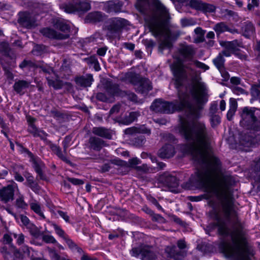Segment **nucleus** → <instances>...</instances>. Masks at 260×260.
<instances>
[{
	"mask_svg": "<svg viewBox=\"0 0 260 260\" xmlns=\"http://www.w3.org/2000/svg\"><path fill=\"white\" fill-rule=\"evenodd\" d=\"M229 180L227 177L221 178V191L218 194L223 217H221L219 211L213 208L209 212V215L214 222L210 223L209 227L211 229L217 228L218 233L221 236H231L233 245L226 242H222L220 245V249L226 257L247 258L253 256L255 251L253 246L248 242L247 231L235 209L234 199L228 189Z\"/></svg>",
	"mask_w": 260,
	"mask_h": 260,
	"instance_id": "nucleus-1",
	"label": "nucleus"
},
{
	"mask_svg": "<svg viewBox=\"0 0 260 260\" xmlns=\"http://www.w3.org/2000/svg\"><path fill=\"white\" fill-rule=\"evenodd\" d=\"M175 130L188 142L189 152L201 167L184 187L192 189L212 183L220 172L221 164L219 158L210 152V137L205 124L200 121L190 122L180 117Z\"/></svg>",
	"mask_w": 260,
	"mask_h": 260,
	"instance_id": "nucleus-2",
	"label": "nucleus"
},
{
	"mask_svg": "<svg viewBox=\"0 0 260 260\" xmlns=\"http://www.w3.org/2000/svg\"><path fill=\"white\" fill-rule=\"evenodd\" d=\"M198 86L199 93L194 86L191 90V94L197 101L195 105L189 101V93L178 89V100L171 102L163 101L161 99L156 100L151 105L150 109L156 113L169 114L185 109L186 116L193 120H196L200 117V111L203 109V105L207 102V99L205 96L204 86L203 84L199 83Z\"/></svg>",
	"mask_w": 260,
	"mask_h": 260,
	"instance_id": "nucleus-3",
	"label": "nucleus"
},
{
	"mask_svg": "<svg viewBox=\"0 0 260 260\" xmlns=\"http://www.w3.org/2000/svg\"><path fill=\"white\" fill-rule=\"evenodd\" d=\"M171 69L175 78V84L177 90H182L183 82L184 80L187 79V75H188L192 76V81L196 83L192 84L190 89V93H191V90L193 86L195 87L196 90L199 93L198 84L199 83L203 84L205 87V96L208 100L205 85L204 83L198 81V77L197 75L196 71L190 67V64H184L182 60L179 59L177 62H175L172 64Z\"/></svg>",
	"mask_w": 260,
	"mask_h": 260,
	"instance_id": "nucleus-4",
	"label": "nucleus"
},
{
	"mask_svg": "<svg viewBox=\"0 0 260 260\" xmlns=\"http://www.w3.org/2000/svg\"><path fill=\"white\" fill-rule=\"evenodd\" d=\"M240 125L247 129L260 131V116L257 118L255 115L253 108L244 107L240 113Z\"/></svg>",
	"mask_w": 260,
	"mask_h": 260,
	"instance_id": "nucleus-5",
	"label": "nucleus"
},
{
	"mask_svg": "<svg viewBox=\"0 0 260 260\" xmlns=\"http://www.w3.org/2000/svg\"><path fill=\"white\" fill-rule=\"evenodd\" d=\"M125 78L134 85L135 91L138 93L147 94L152 89L150 81L147 78L141 77L139 74L133 72L128 73L125 75Z\"/></svg>",
	"mask_w": 260,
	"mask_h": 260,
	"instance_id": "nucleus-6",
	"label": "nucleus"
},
{
	"mask_svg": "<svg viewBox=\"0 0 260 260\" xmlns=\"http://www.w3.org/2000/svg\"><path fill=\"white\" fill-rule=\"evenodd\" d=\"M127 21L121 18L110 19L106 26L107 36L110 38L119 37L123 28L127 25Z\"/></svg>",
	"mask_w": 260,
	"mask_h": 260,
	"instance_id": "nucleus-7",
	"label": "nucleus"
},
{
	"mask_svg": "<svg viewBox=\"0 0 260 260\" xmlns=\"http://www.w3.org/2000/svg\"><path fill=\"white\" fill-rule=\"evenodd\" d=\"M145 22L150 31L155 37L161 36L164 31V22L161 16L153 14L152 15L146 18Z\"/></svg>",
	"mask_w": 260,
	"mask_h": 260,
	"instance_id": "nucleus-8",
	"label": "nucleus"
},
{
	"mask_svg": "<svg viewBox=\"0 0 260 260\" xmlns=\"http://www.w3.org/2000/svg\"><path fill=\"white\" fill-rule=\"evenodd\" d=\"M157 182L161 186L168 188H176L179 186L178 179L168 172L160 174L157 178Z\"/></svg>",
	"mask_w": 260,
	"mask_h": 260,
	"instance_id": "nucleus-9",
	"label": "nucleus"
},
{
	"mask_svg": "<svg viewBox=\"0 0 260 260\" xmlns=\"http://www.w3.org/2000/svg\"><path fill=\"white\" fill-rule=\"evenodd\" d=\"M60 8L68 13H72L75 11L86 12L91 8L90 5L87 2H80L75 4H62L60 5Z\"/></svg>",
	"mask_w": 260,
	"mask_h": 260,
	"instance_id": "nucleus-10",
	"label": "nucleus"
},
{
	"mask_svg": "<svg viewBox=\"0 0 260 260\" xmlns=\"http://www.w3.org/2000/svg\"><path fill=\"white\" fill-rule=\"evenodd\" d=\"M179 57L183 60H190L196 53L195 49L191 45L181 44L178 49Z\"/></svg>",
	"mask_w": 260,
	"mask_h": 260,
	"instance_id": "nucleus-11",
	"label": "nucleus"
},
{
	"mask_svg": "<svg viewBox=\"0 0 260 260\" xmlns=\"http://www.w3.org/2000/svg\"><path fill=\"white\" fill-rule=\"evenodd\" d=\"M177 246L179 249H178L175 246H172L168 252L171 257L175 260H181L184 256V252L180 249H183L186 247V244L184 241L180 240L177 242Z\"/></svg>",
	"mask_w": 260,
	"mask_h": 260,
	"instance_id": "nucleus-12",
	"label": "nucleus"
},
{
	"mask_svg": "<svg viewBox=\"0 0 260 260\" xmlns=\"http://www.w3.org/2000/svg\"><path fill=\"white\" fill-rule=\"evenodd\" d=\"M104 88L106 92L112 96L121 97L123 94V90L119 87V85L110 80H107L104 84Z\"/></svg>",
	"mask_w": 260,
	"mask_h": 260,
	"instance_id": "nucleus-13",
	"label": "nucleus"
},
{
	"mask_svg": "<svg viewBox=\"0 0 260 260\" xmlns=\"http://www.w3.org/2000/svg\"><path fill=\"white\" fill-rule=\"evenodd\" d=\"M40 32L44 36L49 39L63 40L68 39L70 37L69 34H62L48 27H45L40 29Z\"/></svg>",
	"mask_w": 260,
	"mask_h": 260,
	"instance_id": "nucleus-14",
	"label": "nucleus"
},
{
	"mask_svg": "<svg viewBox=\"0 0 260 260\" xmlns=\"http://www.w3.org/2000/svg\"><path fill=\"white\" fill-rule=\"evenodd\" d=\"M254 145L252 138L249 135L242 133L240 134L239 140L238 147L244 151H250V148Z\"/></svg>",
	"mask_w": 260,
	"mask_h": 260,
	"instance_id": "nucleus-15",
	"label": "nucleus"
},
{
	"mask_svg": "<svg viewBox=\"0 0 260 260\" xmlns=\"http://www.w3.org/2000/svg\"><path fill=\"white\" fill-rule=\"evenodd\" d=\"M18 22L23 27L30 28L35 24V20L27 12H20Z\"/></svg>",
	"mask_w": 260,
	"mask_h": 260,
	"instance_id": "nucleus-16",
	"label": "nucleus"
},
{
	"mask_svg": "<svg viewBox=\"0 0 260 260\" xmlns=\"http://www.w3.org/2000/svg\"><path fill=\"white\" fill-rule=\"evenodd\" d=\"M14 189L12 185H8L0 189V199L5 203L14 199Z\"/></svg>",
	"mask_w": 260,
	"mask_h": 260,
	"instance_id": "nucleus-17",
	"label": "nucleus"
},
{
	"mask_svg": "<svg viewBox=\"0 0 260 260\" xmlns=\"http://www.w3.org/2000/svg\"><path fill=\"white\" fill-rule=\"evenodd\" d=\"M175 153V148L171 144H165L158 151V155L162 158H169Z\"/></svg>",
	"mask_w": 260,
	"mask_h": 260,
	"instance_id": "nucleus-18",
	"label": "nucleus"
},
{
	"mask_svg": "<svg viewBox=\"0 0 260 260\" xmlns=\"http://www.w3.org/2000/svg\"><path fill=\"white\" fill-rule=\"evenodd\" d=\"M140 116L139 112H131L122 117L116 118V121L119 124L127 125L135 121Z\"/></svg>",
	"mask_w": 260,
	"mask_h": 260,
	"instance_id": "nucleus-19",
	"label": "nucleus"
},
{
	"mask_svg": "<svg viewBox=\"0 0 260 260\" xmlns=\"http://www.w3.org/2000/svg\"><path fill=\"white\" fill-rule=\"evenodd\" d=\"M105 15L99 11H94L88 13L85 17L86 22L96 23L104 21Z\"/></svg>",
	"mask_w": 260,
	"mask_h": 260,
	"instance_id": "nucleus-20",
	"label": "nucleus"
},
{
	"mask_svg": "<svg viewBox=\"0 0 260 260\" xmlns=\"http://www.w3.org/2000/svg\"><path fill=\"white\" fill-rule=\"evenodd\" d=\"M123 4L118 0L110 1L104 5L105 10L109 13H118L121 11Z\"/></svg>",
	"mask_w": 260,
	"mask_h": 260,
	"instance_id": "nucleus-21",
	"label": "nucleus"
},
{
	"mask_svg": "<svg viewBox=\"0 0 260 260\" xmlns=\"http://www.w3.org/2000/svg\"><path fill=\"white\" fill-rule=\"evenodd\" d=\"M89 148L93 150L99 151L106 146L105 142L102 139L95 136L90 137L88 140Z\"/></svg>",
	"mask_w": 260,
	"mask_h": 260,
	"instance_id": "nucleus-22",
	"label": "nucleus"
},
{
	"mask_svg": "<svg viewBox=\"0 0 260 260\" xmlns=\"http://www.w3.org/2000/svg\"><path fill=\"white\" fill-rule=\"evenodd\" d=\"M93 81V77L91 74H86L85 76H80L75 78L76 84L84 88L90 87Z\"/></svg>",
	"mask_w": 260,
	"mask_h": 260,
	"instance_id": "nucleus-23",
	"label": "nucleus"
},
{
	"mask_svg": "<svg viewBox=\"0 0 260 260\" xmlns=\"http://www.w3.org/2000/svg\"><path fill=\"white\" fill-rule=\"evenodd\" d=\"M150 129L146 127L144 125H140L139 127L133 126L124 130V134L128 135H134L137 134H146L150 135Z\"/></svg>",
	"mask_w": 260,
	"mask_h": 260,
	"instance_id": "nucleus-24",
	"label": "nucleus"
},
{
	"mask_svg": "<svg viewBox=\"0 0 260 260\" xmlns=\"http://www.w3.org/2000/svg\"><path fill=\"white\" fill-rule=\"evenodd\" d=\"M92 133L99 137L107 139H112L111 131L104 127H94L92 128Z\"/></svg>",
	"mask_w": 260,
	"mask_h": 260,
	"instance_id": "nucleus-25",
	"label": "nucleus"
},
{
	"mask_svg": "<svg viewBox=\"0 0 260 260\" xmlns=\"http://www.w3.org/2000/svg\"><path fill=\"white\" fill-rule=\"evenodd\" d=\"M214 29L217 34H220L225 31H229L232 34L237 33V29L230 27L225 22H221L217 23L214 27Z\"/></svg>",
	"mask_w": 260,
	"mask_h": 260,
	"instance_id": "nucleus-26",
	"label": "nucleus"
},
{
	"mask_svg": "<svg viewBox=\"0 0 260 260\" xmlns=\"http://www.w3.org/2000/svg\"><path fill=\"white\" fill-rule=\"evenodd\" d=\"M219 43L222 47L229 49L233 53L238 51V47H240V44L237 40L231 42L220 41Z\"/></svg>",
	"mask_w": 260,
	"mask_h": 260,
	"instance_id": "nucleus-27",
	"label": "nucleus"
},
{
	"mask_svg": "<svg viewBox=\"0 0 260 260\" xmlns=\"http://www.w3.org/2000/svg\"><path fill=\"white\" fill-rule=\"evenodd\" d=\"M156 256L152 250V247L148 246H143L142 250V260H156Z\"/></svg>",
	"mask_w": 260,
	"mask_h": 260,
	"instance_id": "nucleus-28",
	"label": "nucleus"
},
{
	"mask_svg": "<svg viewBox=\"0 0 260 260\" xmlns=\"http://www.w3.org/2000/svg\"><path fill=\"white\" fill-rule=\"evenodd\" d=\"M241 29L243 35L247 38H249L253 35L255 29L251 22L246 21L242 23Z\"/></svg>",
	"mask_w": 260,
	"mask_h": 260,
	"instance_id": "nucleus-29",
	"label": "nucleus"
},
{
	"mask_svg": "<svg viewBox=\"0 0 260 260\" xmlns=\"http://www.w3.org/2000/svg\"><path fill=\"white\" fill-rule=\"evenodd\" d=\"M30 85V82L25 80H19L16 82L14 85L13 88L14 90L20 94L24 93L23 90L27 88Z\"/></svg>",
	"mask_w": 260,
	"mask_h": 260,
	"instance_id": "nucleus-30",
	"label": "nucleus"
},
{
	"mask_svg": "<svg viewBox=\"0 0 260 260\" xmlns=\"http://www.w3.org/2000/svg\"><path fill=\"white\" fill-rule=\"evenodd\" d=\"M56 79L55 80L51 79L49 77L46 78L48 84L49 86H52L54 89L57 90L61 89L64 86V82L59 79V77L57 74H54Z\"/></svg>",
	"mask_w": 260,
	"mask_h": 260,
	"instance_id": "nucleus-31",
	"label": "nucleus"
},
{
	"mask_svg": "<svg viewBox=\"0 0 260 260\" xmlns=\"http://www.w3.org/2000/svg\"><path fill=\"white\" fill-rule=\"evenodd\" d=\"M49 145L50 148L51 150L60 159H61L63 161L66 162L68 164L70 163V161L69 160L66 156L62 153L61 148L59 146H57L56 145L53 144L51 142L50 144H48Z\"/></svg>",
	"mask_w": 260,
	"mask_h": 260,
	"instance_id": "nucleus-32",
	"label": "nucleus"
},
{
	"mask_svg": "<svg viewBox=\"0 0 260 260\" xmlns=\"http://www.w3.org/2000/svg\"><path fill=\"white\" fill-rule=\"evenodd\" d=\"M237 108V102L233 98L230 100V109L228 112L226 117L228 120L231 121L234 115Z\"/></svg>",
	"mask_w": 260,
	"mask_h": 260,
	"instance_id": "nucleus-33",
	"label": "nucleus"
},
{
	"mask_svg": "<svg viewBox=\"0 0 260 260\" xmlns=\"http://www.w3.org/2000/svg\"><path fill=\"white\" fill-rule=\"evenodd\" d=\"M153 5L157 13L162 16H166L167 15L168 11L166 7L159 0H153Z\"/></svg>",
	"mask_w": 260,
	"mask_h": 260,
	"instance_id": "nucleus-34",
	"label": "nucleus"
},
{
	"mask_svg": "<svg viewBox=\"0 0 260 260\" xmlns=\"http://www.w3.org/2000/svg\"><path fill=\"white\" fill-rule=\"evenodd\" d=\"M11 49L7 42H0V53L6 57H9Z\"/></svg>",
	"mask_w": 260,
	"mask_h": 260,
	"instance_id": "nucleus-35",
	"label": "nucleus"
},
{
	"mask_svg": "<svg viewBox=\"0 0 260 260\" xmlns=\"http://www.w3.org/2000/svg\"><path fill=\"white\" fill-rule=\"evenodd\" d=\"M224 61L225 60L223 56L221 55H218L215 59H213V62L216 67L218 69L219 72L223 71L224 68Z\"/></svg>",
	"mask_w": 260,
	"mask_h": 260,
	"instance_id": "nucleus-36",
	"label": "nucleus"
},
{
	"mask_svg": "<svg viewBox=\"0 0 260 260\" xmlns=\"http://www.w3.org/2000/svg\"><path fill=\"white\" fill-rule=\"evenodd\" d=\"M71 61L70 59L64 58L63 60L62 66L60 68V71L64 72V74H67L68 75H70L72 72L71 69Z\"/></svg>",
	"mask_w": 260,
	"mask_h": 260,
	"instance_id": "nucleus-37",
	"label": "nucleus"
},
{
	"mask_svg": "<svg viewBox=\"0 0 260 260\" xmlns=\"http://www.w3.org/2000/svg\"><path fill=\"white\" fill-rule=\"evenodd\" d=\"M85 60L86 61L87 64L92 66L95 71H98L101 69L100 64L95 56H91L88 58H85Z\"/></svg>",
	"mask_w": 260,
	"mask_h": 260,
	"instance_id": "nucleus-38",
	"label": "nucleus"
},
{
	"mask_svg": "<svg viewBox=\"0 0 260 260\" xmlns=\"http://www.w3.org/2000/svg\"><path fill=\"white\" fill-rule=\"evenodd\" d=\"M55 25V27L63 32L64 33V34H69L68 32L70 31V27L68 24L61 20H58L56 21Z\"/></svg>",
	"mask_w": 260,
	"mask_h": 260,
	"instance_id": "nucleus-39",
	"label": "nucleus"
},
{
	"mask_svg": "<svg viewBox=\"0 0 260 260\" xmlns=\"http://www.w3.org/2000/svg\"><path fill=\"white\" fill-rule=\"evenodd\" d=\"M46 47L44 45H36L34 46L31 52L34 55L38 56L46 52Z\"/></svg>",
	"mask_w": 260,
	"mask_h": 260,
	"instance_id": "nucleus-40",
	"label": "nucleus"
},
{
	"mask_svg": "<svg viewBox=\"0 0 260 260\" xmlns=\"http://www.w3.org/2000/svg\"><path fill=\"white\" fill-rule=\"evenodd\" d=\"M36 68L41 69L42 71L46 74L50 75L52 73L53 74H56L54 69L47 64H37Z\"/></svg>",
	"mask_w": 260,
	"mask_h": 260,
	"instance_id": "nucleus-41",
	"label": "nucleus"
},
{
	"mask_svg": "<svg viewBox=\"0 0 260 260\" xmlns=\"http://www.w3.org/2000/svg\"><path fill=\"white\" fill-rule=\"evenodd\" d=\"M27 228L29 229L30 234L35 238H38L43 235V233H41L38 228L33 224L29 225Z\"/></svg>",
	"mask_w": 260,
	"mask_h": 260,
	"instance_id": "nucleus-42",
	"label": "nucleus"
},
{
	"mask_svg": "<svg viewBox=\"0 0 260 260\" xmlns=\"http://www.w3.org/2000/svg\"><path fill=\"white\" fill-rule=\"evenodd\" d=\"M124 92L122 94L121 97H127V99L131 101L136 102L138 100L137 95L134 92L129 90H123Z\"/></svg>",
	"mask_w": 260,
	"mask_h": 260,
	"instance_id": "nucleus-43",
	"label": "nucleus"
},
{
	"mask_svg": "<svg viewBox=\"0 0 260 260\" xmlns=\"http://www.w3.org/2000/svg\"><path fill=\"white\" fill-rule=\"evenodd\" d=\"M188 5L194 9L201 10L203 8V3L200 1L190 0Z\"/></svg>",
	"mask_w": 260,
	"mask_h": 260,
	"instance_id": "nucleus-44",
	"label": "nucleus"
},
{
	"mask_svg": "<svg viewBox=\"0 0 260 260\" xmlns=\"http://www.w3.org/2000/svg\"><path fill=\"white\" fill-rule=\"evenodd\" d=\"M172 47V44L171 42L169 40H164L159 44V50L161 52H162V51L165 48L170 49Z\"/></svg>",
	"mask_w": 260,
	"mask_h": 260,
	"instance_id": "nucleus-45",
	"label": "nucleus"
},
{
	"mask_svg": "<svg viewBox=\"0 0 260 260\" xmlns=\"http://www.w3.org/2000/svg\"><path fill=\"white\" fill-rule=\"evenodd\" d=\"M210 118L211 125L212 127H214L220 123V117L218 115H211L209 116Z\"/></svg>",
	"mask_w": 260,
	"mask_h": 260,
	"instance_id": "nucleus-46",
	"label": "nucleus"
},
{
	"mask_svg": "<svg viewBox=\"0 0 260 260\" xmlns=\"http://www.w3.org/2000/svg\"><path fill=\"white\" fill-rule=\"evenodd\" d=\"M31 209L37 214L41 216L43 219L45 218L43 212L41 211L40 206L37 203L30 204Z\"/></svg>",
	"mask_w": 260,
	"mask_h": 260,
	"instance_id": "nucleus-47",
	"label": "nucleus"
},
{
	"mask_svg": "<svg viewBox=\"0 0 260 260\" xmlns=\"http://www.w3.org/2000/svg\"><path fill=\"white\" fill-rule=\"evenodd\" d=\"M196 23V21L192 18H183L181 20V24L183 27L194 25Z\"/></svg>",
	"mask_w": 260,
	"mask_h": 260,
	"instance_id": "nucleus-48",
	"label": "nucleus"
},
{
	"mask_svg": "<svg viewBox=\"0 0 260 260\" xmlns=\"http://www.w3.org/2000/svg\"><path fill=\"white\" fill-rule=\"evenodd\" d=\"M37 64H35L31 60H28L24 59L20 64L19 67L21 69H24L25 68H36V66Z\"/></svg>",
	"mask_w": 260,
	"mask_h": 260,
	"instance_id": "nucleus-49",
	"label": "nucleus"
},
{
	"mask_svg": "<svg viewBox=\"0 0 260 260\" xmlns=\"http://www.w3.org/2000/svg\"><path fill=\"white\" fill-rule=\"evenodd\" d=\"M247 10L249 11H254V8H257L259 5V0H248Z\"/></svg>",
	"mask_w": 260,
	"mask_h": 260,
	"instance_id": "nucleus-50",
	"label": "nucleus"
},
{
	"mask_svg": "<svg viewBox=\"0 0 260 260\" xmlns=\"http://www.w3.org/2000/svg\"><path fill=\"white\" fill-rule=\"evenodd\" d=\"M16 206L17 208L25 209L28 206V205L24 202L23 197H20L16 200Z\"/></svg>",
	"mask_w": 260,
	"mask_h": 260,
	"instance_id": "nucleus-51",
	"label": "nucleus"
},
{
	"mask_svg": "<svg viewBox=\"0 0 260 260\" xmlns=\"http://www.w3.org/2000/svg\"><path fill=\"white\" fill-rule=\"evenodd\" d=\"M201 11L205 12H213L215 10V7L213 5L203 3Z\"/></svg>",
	"mask_w": 260,
	"mask_h": 260,
	"instance_id": "nucleus-52",
	"label": "nucleus"
},
{
	"mask_svg": "<svg viewBox=\"0 0 260 260\" xmlns=\"http://www.w3.org/2000/svg\"><path fill=\"white\" fill-rule=\"evenodd\" d=\"M2 66L5 72V74L7 76V78L10 79H12L13 78V75L11 72L10 68L3 63H2Z\"/></svg>",
	"mask_w": 260,
	"mask_h": 260,
	"instance_id": "nucleus-53",
	"label": "nucleus"
},
{
	"mask_svg": "<svg viewBox=\"0 0 260 260\" xmlns=\"http://www.w3.org/2000/svg\"><path fill=\"white\" fill-rule=\"evenodd\" d=\"M42 236V239L43 240L46 242V243H56V241L54 239V238L51 235H44L43 234Z\"/></svg>",
	"mask_w": 260,
	"mask_h": 260,
	"instance_id": "nucleus-54",
	"label": "nucleus"
},
{
	"mask_svg": "<svg viewBox=\"0 0 260 260\" xmlns=\"http://www.w3.org/2000/svg\"><path fill=\"white\" fill-rule=\"evenodd\" d=\"M71 141V137L69 136H66L64 139L62 144H63V152L65 154L67 153V150L69 146V144Z\"/></svg>",
	"mask_w": 260,
	"mask_h": 260,
	"instance_id": "nucleus-55",
	"label": "nucleus"
},
{
	"mask_svg": "<svg viewBox=\"0 0 260 260\" xmlns=\"http://www.w3.org/2000/svg\"><path fill=\"white\" fill-rule=\"evenodd\" d=\"M95 97L96 100L103 102H106L108 100V98L106 95L105 93L102 92H98L96 93Z\"/></svg>",
	"mask_w": 260,
	"mask_h": 260,
	"instance_id": "nucleus-56",
	"label": "nucleus"
},
{
	"mask_svg": "<svg viewBox=\"0 0 260 260\" xmlns=\"http://www.w3.org/2000/svg\"><path fill=\"white\" fill-rule=\"evenodd\" d=\"M193 63L196 67L203 69L204 71L207 70L209 69V67L207 65L197 60H193Z\"/></svg>",
	"mask_w": 260,
	"mask_h": 260,
	"instance_id": "nucleus-57",
	"label": "nucleus"
},
{
	"mask_svg": "<svg viewBox=\"0 0 260 260\" xmlns=\"http://www.w3.org/2000/svg\"><path fill=\"white\" fill-rule=\"evenodd\" d=\"M53 226L56 231V234L58 236L62 237L63 239L67 237V236L65 235L64 232L59 226H58L55 224H53Z\"/></svg>",
	"mask_w": 260,
	"mask_h": 260,
	"instance_id": "nucleus-58",
	"label": "nucleus"
},
{
	"mask_svg": "<svg viewBox=\"0 0 260 260\" xmlns=\"http://www.w3.org/2000/svg\"><path fill=\"white\" fill-rule=\"evenodd\" d=\"M140 164V160L137 157H134L129 159L127 162V165L125 166L129 167H134L135 166Z\"/></svg>",
	"mask_w": 260,
	"mask_h": 260,
	"instance_id": "nucleus-59",
	"label": "nucleus"
},
{
	"mask_svg": "<svg viewBox=\"0 0 260 260\" xmlns=\"http://www.w3.org/2000/svg\"><path fill=\"white\" fill-rule=\"evenodd\" d=\"M48 136V134H46L45 132L43 131H40V132L37 134V137H39L42 140L45 141L47 144H49L50 143L51 141H49L47 139V136Z\"/></svg>",
	"mask_w": 260,
	"mask_h": 260,
	"instance_id": "nucleus-60",
	"label": "nucleus"
},
{
	"mask_svg": "<svg viewBox=\"0 0 260 260\" xmlns=\"http://www.w3.org/2000/svg\"><path fill=\"white\" fill-rule=\"evenodd\" d=\"M143 249V247L133 248L131 250L132 255L133 256H136V257L138 256L140 254H141V255H142Z\"/></svg>",
	"mask_w": 260,
	"mask_h": 260,
	"instance_id": "nucleus-61",
	"label": "nucleus"
},
{
	"mask_svg": "<svg viewBox=\"0 0 260 260\" xmlns=\"http://www.w3.org/2000/svg\"><path fill=\"white\" fill-rule=\"evenodd\" d=\"M194 32L196 34L200 36V38H202V40L201 42H204L205 41L204 35L205 34V30L202 29V28L200 27H198L194 29Z\"/></svg>",
	"mask_w": 260,
	"mask_h": 260,
	"instance_id": "nucleus-62",
	"label": "nucleus"
},
{
	"mask_svg": "<svg viewBox=\"0 0 260 260\" xmlns=\"http://www.w3.org/2000/svg\"><path fill=\"white\" fill-rule=\"evenodd\" d=\"M152 219L153 221L164 223L165 222V219L160 215L154 213L152 216Z\"/></svg>",
	"mask_w": 260,
	"mask_h": 260,
	"instance_id": "nucleus-63",
	"label": "nucleus"
},
{
	"mask_svg": "<svg viewBox=\"0 0 260 260\" xmlns=\"http://www.w3.org/2000/svg\"><path fill=\"white\" fill-rule=\"evenodd\" d=\"M28 131L30 133L32 134L34 137H37V134L40 131H39L37 129V128L36 127V126L34 124H31L29 126V127L28 129Z\"/></svg>",
	"mask_w": 260,
	"mask_h": 260,
	"instance_id": "nucleus-64",
	"label": "nucleus"
}]
</instances>
